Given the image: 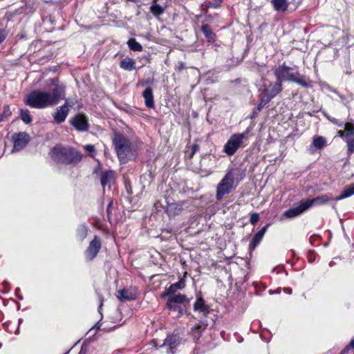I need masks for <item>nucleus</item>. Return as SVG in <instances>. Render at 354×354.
Returning <instances> with one entry per match:
<instances>
[{
  "label": "nucleus",
  "mask_w": 354,
  "mask_h": 354,
  "mask_svg": "<svg viewBox=\"0 0 354 354\" xmlns=\"http://www.w3.org/2000/svg\"><path fill=\"white\" fill-rule=\"evenodd\" d=\"M100 248L101 241L100 238L95 236V238L90 242L88 247L85 251V257L86 260H93L97 256Z\"/></svg>",
  "instance_id": "obj_9"
},
{
  "label": "nucleus",
  "mask_w": 354,
  "mask_h": 354,
  "mask_svg": "<svg viewBox=\"0 0 354 354\" xmlns=\"http://www.w3.org/2000/svg\"><path fill=\"white\" fill-rule=\"evenodd\" d=\"M185 68V64L183 62H178V65L177 66V69L178 71H181Z\"/></svg>",
  "instance_id": "obj_44"
},
{
  "label": "nucleus",
  "mask_w": 354,
  "mask_h": 354,
  "mask_svg": "<svg viewBox=\"0 0 354 354\" xmlns=\"http://www.w3.org/2000/svg\"><path fill=\"white\" fill-rule=\"evenodd\" d=\"M205 326L197 324L192 328V333L195 341L200 338L202 332L205 329Z\"/></svg>",
  "instance_id": "obj_26"
},
{
  "label": "nucleus",
  "mask_w": 354,
  "mask_h": 354,
  "mask_svg": "<svg viewBox=\"0 0 354 354\" xmlns=\"http://www.w3.org/2000/svg\"><path fill=\"white\" fill-rule=\"evenodd\" d=\"M259 219V215L258 213H253L250 218V222L252 225H255Z\"/></svg>",
  "instance_id": "obj_39"
},
{
  "label": "nucleus",
  "mask_w": 354,
  "mask_h": 354,
  "mask_svg": "<svg viewBox=\"0 0 354 354\" xmlns=\"http://www.w3.org/2000/svg\"><path fill=\"white\" fill-rule=\"evenodd\" d=\"M182 343V339L175 334H169L167 336L163 343L158 344L154 342L156 348H166V352L167 353H174L176 351L177 347Z\"/></svg>",
  "instance_id": "obj_6"
},
{
  "label": "nucleus",
  "mask_w": 354,
  "mask_h": 354,
  "mask_svg": "<svg viewBox=\"0 0 354 354\" xmlns=\"http://www.w3.org/2000/svg\"><path fill=\"white\" fill-rule=\"evenodd\" d=\"M247 137V133H234L231 136L230 139L223 147V151L227 156L234 155L237 149L242 146L243 139Z\"/></svg>",
  "instance_id": "obj_5"
},
{
  "label": "nucleus",
  "mask_w": 354,
  "mask_h": 354,
  "mask_svg": "<svg viewBox=\"0 0 354 354\" xmlns=\"http://www.w3.org/2000/svg\"><path fill=\"white\" fill-rule=\"evenodd\" d=\"M142 96L145 99V104L148 108H153V90L150 87H147L142 93Z\"/></svg>",
  "instance_id": "obj_19"
},
{
  "label": "nucleus",
  "mask_w": 354,
  "mask_h": 354,
  "mask_svg": "<svg viewBox=\"0 0 354 354\" xmlns=\"http://www.w3.org/2000/svg\"><path fill=\"white\" fill-rule=\"evenodd\" d=\"M353 124L351 122H346L344 124V130H339L337 131V136L343 138L345 142L346 141V135L348 130H351Z\"/></svg>",
  "instance_id": "obj_32"
},
{
  "label": "nucleus",
  "mask_w": 354,
  "mask_h": 354,
  "mask_svg": "<svg viewBox=\"0 0 354 354\" xmlns=\"http://www.w3.org/2000/svg\"><path fill=\"white\" fill-rule=\"evenodd\" d=\"M12 140L14 142L12 151H19L26 146L30 139L26 133L20 132L13 134Z\"/></svg>",
  "instance_id": "obj_8"
},
{
  "label": "nucleus",
  "mask_w": 354,
  "mask_h": 354,
  "mask_svg": "<svg viewBox=\"0 0 354 354\" xmlns=\"http://www.w3.org/2000/svg\"><path fill=\"white\" fill-rule=\"evenodd\" d=\"M287 80L295 82L302 87L310 88L313 86L312 82L304 75L300 74L299 72L292 73L289 74Z\"/></svg>",
  "instance_id": "obj_10"
},
{
  "label": "nucleus",
  "mask_w": 354,
  "mask_h": 354,
  "mask_svg": "<svg viewBox=\"0 0 354 354\" xmlns=\"http://www.w3.org/2000/svg\"><path fill=\"white\" fill-rule=\"evenodd\" d=\"M53 86L50 92L35 90L32 91L26 100V104L32 108L44 109L53 106L65 99V86L57 78L50 80Z\"/></svg>",
  "instance_id": "obj_1"
},
{
  "label": "nucleus",
  "mask_w": 354,
  "mask_h": 354,
  "mask_svg": "<svg viewBox=\"0 0 354 354\" xmlns=\"http://www.w3.org/2000/svg\"><path fill=\"white\" fill-rule=\"evenodd\" d=\"M329 200H330L329 196L326 194H324V195H322V196L315 197L313 199H306L304 201H305L306 206L308 209L314 205H321L322 204H324V203H327L328 201H329Z\"/></svg>",
  "instance_id": "obj_18"
},
{
  "label": "nucleus",
  "mask_w": 354,
  "mask_h": 354,
  "mask_svg": "<svg viewBox=\"0 0 354 354\" xmlns=\"http://www.w3.org/2000/svg\"><path fill=\"white\" fill-rule=\"evenodd\" d=\"M84 149L87 151H90V152H92V151H95V147L93 145H85L84 147Z\"/></svg>",
  "instance_id": "obj_43"
},
{
  "label": "nucleus",
  "mask_w": 354,
  "mask_h": 354,
  "mask_svg": "<svg viewBox=\"0 0 354 354\" xmlns=\"http://www.w3.org/2000/svg\"><path fill=\"white\" fill-rule=\"evenodd\" d=\"M151 12L155 16H159L164 12V8L159 4L154 3L150 7Z\"/></svg>",
  "instance_id": "obj_33"
},
{
  "label": "nucleus",
  "mask_w": 354,
  "mask_h": 354,
  "mask_svg": "<svg viewBox=\"0 0 354 354\" xmlns=\"http://www.w3.org/2000/svg\"><path fill=\"white\" fill-rule=\"evenodd\" d=\"M8 32L6 30L0 28V43H2L6 38Z\"/></svg>",
  "instance_id": "obj_40"
},
{
  "label": "nucleus",
  "mask_w": 354,
  "mask_h": 354,
  "mask_svg": "<svg viewBox=\"0 0 354 354\" xmlns=\"http://www.w3.org/2000/svg\"><path fill=\"white\" fill-rule=\"evenodd\" d=\"M234 169H231L227 171L226 174L216 187V198L217 201H221L225 195L228 194L234 188Z\"/></svg>",
  "instance_id": "obj_4"
},
{
  "label": "nucleus",
  "mask_w": 354,
  "mask_h": 354,
  "mask_svg": "<svg viewBox=\"0 0 354 354\" xmlns=\"http://www.w3.org/2000/svg\"><path fill=\"white\" fill-rule=\"evenodd\" d=\"M221 0H216L215 2H209L207 4L208 7L216 8L220 6Z\"/></svg>",
  "instance_id": "obj_41"
},
{
  "label": "nucleus",
  "mask_w": 354,
  "mask_h": 354,
  "mask_svg": "<svg viewBox=\"0 0 354 354\" xmlns=\"http://www.w3.org/2000/svg\"><path fill=\"white\" fill-rule=\"evenodd\" d=\"M88 228L84 225H81L78 227L77 230V235L81 241L84 240L87 236Z\"/></svg>",
  "instance_id": "obj_34"
},
{
  "label": "nucleus",
  "mask_w": 354,
  "mask_h": 354,
  "mask_svg": "<svg viewBox=\"0 0 354 354\" xmlns=\"http://www.w3.org/2000/svg\"><path fill=\"white\" fill-rule=\"evenodd\" d=\"M68 105H70L69 99H66L65 100L64 104L57 108L56 112L53 113V118L57 124H60L65 121L69 113Z\"/></svg>",
  "instance_id": "obj_12"
},
{
  "label": "nucleus",
  "mask_w": 354,
  "mask_h": 354,
  "mask_svg": "<svg viewBox=\"0 0 354 354\" xmlns=\"http://www.w3.org/2000/svg\"><path fill=\"white\" fill-rule=\"evenodd\" d=\"M115 149L120 162H126L132 156L131 143L124 136L116 133L113 139Z\"/></svg>",
  "instance_id": "obj_3"
},
{
  "label": "nucleus",
  "mask_w": 354,
  "mask_h": 354,
  "mask_svg": "<svg viewBox=\"0 0 354 354\" xmlns=\"http://www.w3.org/2000/svg\"><path fill=\"white\" fill-rule=\"evenodd\" d=\"M185 281L183 278L180 279L177 283L171 284L167 292L163 295V296L169 295L170 294H173L176 292L178 290L183 289L185 287Z\"/></svg>",
  "instance_id": "obj_22"
},
{
  "label": "nucleus",
  "mask_w": 354,
  "mask_h": 354,
  "mask_svg": "<svg viewBox=\"0 0 354 354\" xmlns=\"http://www.w3.org/2000/svg\"><path fill=\"white\" fill-rule=\"evenodd\" d=\"M351 349H354V337L351 340L348 345H347L341 352V354H347Z\"/></svg>",
  "instance_id": "obj_37"
},
{
  "label": "nucleus",
  "mask_w": 354,
  "mask_h": 354,
  "mask_svg": "<svg viewBox=\"0 0 354 354\" xmlns=\"http://www.w3.org/2000/svg\"><path fill=\"white\" fill-rule=\"evenodd\" d=\"M354 194V184L344 189L342 194L337 198V200H342Z\"/></svg>",
  "instance_id": "obj_30"
},
{
  "label": "nucleus",
  "mask_w": 354,
  "mask_h": 354,
  "mask_svg": "<svg viewBox=\"0 0 354 354\" xmlns=\"http://www.w3.org/2000/svg\"><path fill=\"white\" fill-rule=\"evenodd\" d=\"M70 122L79 131H85L88 129V119L84 115H76L71 120Z\"/></svg>",
  "instance_id": "obj_11"
},
{
  "label": "nucleus",
  "mask_w": 354,
  "mask_h": 354,
  "mask_svg": "<svg viewBox=\"0 0 354 354\" xmlns=\"http://www.w3.org/2000/svg\"><path fill=\"white\" fill-rule=\"evenodd\" d=\"M287 292H288L289 294L291 293V290L290 289H288V290H287Z\"/></svg>",
  "instance_id": "obj_46"
},
{
  "label": "nucleus",
  "mask_w": 354,
  "mask_h": 354,
  "mask_svg": "<svg viewBox=\"0 0 354 354\" xmlns=\"http://www.w3.org/2000/svg\"><path fill=\"white\" fill-rule=\"evenodd\" d=\"M115 173L113 171H103L100 174V182L102 187H110L115 181Z\"/></svg>",
  "instance_id": "obj_17"
},
{
  "label": "nucleus",
  "mask_w": 354,
  "mask_h": 354,
  "mask_svg": "<svg viewBox=\"0 0 354 354\" xmlns=\"http://www.w3.org/2000/svg\"><path fill=\"white\" fill-rule=\"evenodd\" d=\"M292 70V68L286 66L285 64L279 66L274 71L277 81L281 84L283 81L287 80V78L289 77V74L291 73Z\"/></svg>",
  "instance_id": "obj_13"
},
{
  "label": "nucleus",
  "mask_w": 354,
  "mask_h": 354,
  "mask_svg": "<svg viewBox=\"0 0 354 354\" xmlns=\"http://www.w3.org/2000/svg\"><path fill=\"white\" fill-rule=\"evenodd\" d=\"M187 301V297L185 295H174L169 297L167 306L170 310L176 311L179 315L183 312L182 304Z\"/></svg>",
  "instance_id": "obj_7"
},
{
  "label": "nucleus",
  "mask_w": 354,
  "mask_h": 354,
  "mask_svg": "<svg viewBox=\"0 0 354 354\" xmlns=\"http://www.w3.org/2000/svg\"><path fill=\"white\" fill-rule=\"evenodd\" d=\"M287 292H288L289 294L291 293V290L290 289H288V290H287Z\"/></svg>",
  "instance_id": "obj_47"
},
{
  "label": "nucleus",
  "mask_w": 354,
  "mask_h": 354,
  "mask_svg": "<svg viewBox=\"0 0 354 354\" xmlns=\"http://www.w3.org/2000/svg\"><path fill=\"white\" fill-rule=\"evenodd\" d=\"M117 297L121 301H131L136 299L134 290L124 288L117 292Z\"/></svg>",
  "instance_id": "obj_16"
},
{
  "label": "nucleus",
  "mask_w": 354,
  "mask_h": 354,
  "mask_svg": "<svg viewBox=\"0 0 354 354\" xmlns=\"http://www.w3.org/2000/svg\"><path fill=\"white\" fill-rule=\"evenodd\" d=\"M50 156L54 161L62 164H75L82 158V155L73 148L62 146L54 147Z\"/></svg>",
  "instance_id": "obj_2"
},
{
  "label": "nucleus",
  "mask_w": 354,
  "mask_h": 354,
  "mask_svg": "<svg viewBox=\"0 0 354 354\" xmlns=\"http://www.w3.org/2000/svg\"><path fill=\"white\" fill-rule=\"evenodd\" d=\"M12 114L10 106L8 105H5L3 106V113L0 115V122L4 120H8Z\"/></svg>",
  "instance_id": "obj_35"
},
{
  "label": "nucleus",
  "mask_w": 354,
  "mask_h": 354,
  "mask_svg": "<svg viewBox=\"0 0 354 354\" xmlns=\"http://www.w3.org/2000/svg\"><path fill=\"white\" fill-rule=\"evenodd\" d=\"M102 300L101 301V304H100V308H102Z\"/></svg>",
  "instance_id": "obj_48"
},
{
  "label": "nucleus",
  "mask_w": 354,
  "mask_h": 354,
  "mask_svg": "<svg viewBox=\"0 0 354 354\" xmlns=\"http://www.w3.org/2000/svg\"><path fill=\"white\" fill-rule=\"evenodd\" d=\"M201 31L205 36V37L208 39V41H214L215 39V34L211 30V28L207 24H203L201 26Z\"/></svg>",
  "instance_id": "obj_27"
},
{
  "label": "nucleus",
  "mask_w": 354,
  "mask_h": 354,
  "mask_svg": "<svg viewBox=\"0 0 354 354\" xmlns=\"http://www.w3.org/2000/svg\"><path fill=\"white\" fill-rule=\"evenodd\" d=\"M127 44L129 48L133 51H142V45L138 43L136 39L131 38L128 40Z\"/></svg>",
  "instance_id": "obj_29"
},
{
  "label": "nucleus",
  "mask_w": 354,
  "mask_h": 354,
  "mask_svg": "<svg viewBox=\"0 0 354 354\" xmlns=\"http://www.w3.org/2000/svg\"><path fill=\"white\" fill-rule=\"evenodd\" d=\"M272 3L277 10L285 11L288 8V3L286 0H272Z\"/></svg>",
  "instance_id": "obj_31"
},
{
  "label": "nucleus",
  "mask_w": 354,
  "mask_h": 354,
  "mask_svg": "<svg viewBox=\"0 0 354 354\" xmlns=\"http://www.w3.org/2000/svg\"><path fill=\"white\" fill-rule=\"evenodd\" d=\"M268 225L264 226L261 230H259L252 238L251 243L250 244V249H254L261 241L266 232L267 230Z\"/></svg>",
  "instance_id": "obj_20"
},
{
  "label": "nucleus",
  "mask_w": 354,
  "mask_h": 354,
  "mask_svg": "<svg viewBox=\"0 0 354 354\" xmlns=\"http://www.w3.org/2000/svg\"><path fill=\"white\" fill-rule=\"evenodd\" d=\"M199 149V146L197 144H194L192 147V153L190 154V157L192 158L194 154L198 151Z\"/></svg>",
  "instance_id": "obj_42"
},
{
  "label": "nucleus",
  "mask_w": 354,
  "mask_h": 354,
  "mask_svg": "<svg viewBox=\"0 0 354 354\" xmlns=\"http://www.w3.org/2000/svg\"><path fill=\"white\" fill-rule=\"evenodd\" d=\"M306 209H308V207L306 206L305 201L303 200L300 202V203L298 206L286 210L283 213V215L287 218H294V217H296V216L300 215L304 212H305Z\"/></svg>",
  "instance_id": "obj_14"
},
{
  "label": "nucleus",
  "mask_w": 354,
  "mask_h": 354,
  "mask_svg": "<svg viewBox=\"0 0 354 354\" xmlns=\"http://www.w3.org/2000/svg\"><path fill=\"white\" fill-rule=\"evenodd\" d=\"M21 118L26 124H30L32 121V118L30 115L29 111L28 109L21 110Z\"/></svg>",
  "instance_id": "obj_36"
},
{
  "label": "nucleus",
  "mask_w": 354,
  "mask_h": 354,
  "mask_svg": "<svg viewBox=\"0 0 354 354\" xmlns=\"http://www.w3.org/2000/svg\"><path fill=\"white\" fill-rule=\"evenodd\" d=\"M348 147V152L349 153H354V124H353L351 130H348L346 135V141Z\"/></svg>",
  "instance_id": "obj_21"
},
{
  "label": "nucleus",
  "mask_w": 354,
  "mask_h": 354,
  "mask_svg": "<svg viewBox=\"0 0 354 354\" xmlns=\"http://www.w3.org/2000/svg\"><path fill=\"white\" fill-rule=\"evenodd\" d=\"M182 209L183 207L180 204L173 203L168 205L167 212H168L169 215L175 216L178 214Z\"/></svg>",
  "instance_id": "obj_25"
},
{
  "label": "nucleus",
  "mask_w": 354,
  "mask_h": 354,
  "mask_svg": "<svg viewBox=\"0 0 354 354\" xmlns=\"http://www.w3.org/2000/svg\"><path fill=\"white\" fill-rule=\"evenodd\" d=\"M136 63L133 59L130 57H125L120 62V66L125 71H132L136 68Z\"/></svg>",
  "instance_id": "obj_23"
},
{
  "label": "nucleus",
  "mask_w": 354,
  "mask_h": 354,
  "mask_svg": "<svg viewBox=\"0 0 354 354\" xmlns=\"http://www.w3.org/2000/svg\"><path fill=\"white\" fill-rule=\"evenodd\" d=\"M326 143V139L322 136H315L313 140V146L318 149L323 148Z\"/></svg>",
  "instance_id": "obj_28"
},
{
  "label": "nucleus",
  "mask_w": 354,
  "mask_h": 354,
  "mask_svg": "<svg viewBox=\"0 0 354 354\" xmlns=\"http://www.w3.org/2000/svg\"><path fill=\"white\" fill-rule=\"evenodd\" d=\"M282 90V84L276 81L274 84H270L265 86L263 92L266 97L272 99Z\"/></svg>",
  "instance_id": "obj_15"
},
{
  "label": "nucleus",
  "mask_w": 354,
  "mask_h": 354,
  "mask_svg": "<svg viewBox=\"0 0 354 354\" xmlns=\"http://www.w3.org/2000/svg\"><path fill=\"white\" fill-rule=\"evenodd\" d=\"M270 98L266 96L263 98H261L257 106L258 111H260L267 103L270 102Z\"/></svg>",
  "instance_id": "obj_38"
},
{
  "label": "nucleus",
  "mask_w": 354,
  "mask_h": 354,
  "mask_svg": "<svg viewBox=\"0 0 354 354\" xmlns=\"http://www.w3.org/2000/svg\"><path fill=\"white\" fill-rule=\"evenodd\" d=\"M69 104H70V105H68V107H69V106L72 107L73 106H74V105H75V102H74L73 101H70V100H69Z\"/></svg>",
  "instance_id": "obj_45"
},
{
  "label": "nucleus",
  "mask_w": 354,
  "mask_h": 354,
  "mask_svg": "<svg viewBox=\"0 0 354 354\" xmlns=\"http://www.w3.org/2000/svg\"><path fill=\"white\" fill-rule=\"evenodd\" d=\"M194 310H198L202 312L204 315L209 313V309L207 305L205 304V301L202 298H198L194 304Z\"/></svg>",
  "instance_id": "obj_24"
}]
</instances>
